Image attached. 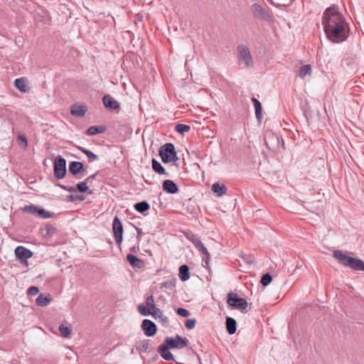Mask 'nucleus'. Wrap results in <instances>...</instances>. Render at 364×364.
Listing matches in <instances>:
<instances>
[{"label":"nucleus","instance_id":"cd10ccee","mask_svg":"<svg viewBox=\"0 0 364 364\" xmlns=\"http://www.w3.org/2000/svg\"><path fill=\"white\" fill-rule=\"evenodd\" d=\"M149 208H150V205H149V203H147L146 201L139 202V203H135V205H134V209L137 212L142 213V214H144V213L146 211H147Z\"/></svg>","mask_w":364,"mask_h":364},{"label":"nucleus","instance_id":"473e14b6","mask_svg":"<svg viewBox=\"0 0 364 364\" xmlns=\"http://www.w3.org/2000/svg\"><path fill=\"white\" fill-rule=\"evenodd\" d=\"M186 237L193 244L196 248H198L203 243L200 239L193 234H188Z\"/></svg>","mask_w":364,"mask_h":364},{"label":"nucleus","instance_id":"423d86ee","mask_svg":"<svg viewBox=\"0 0 364 364\" xmlns=\"http://www.w3.org/2000/svg\"><path fill=\"white\" fill-rule=\"evenodd\" d=\"M53 173L57 179H61L65 176L66 161L61 156H56L53 161Z\"/></svg>","mask_w":364,"mask_h":364},{"label":"nucleus","instance_id":"aec40b11","mask_svg":"<svg viewBox=\"0 0 364 364\" xmlns=\"http://www.w3.org/2000/svg\"><path fill=\"white\" fill-rule=\"evenodd\" d=\"M151 166L153 170L160 174V175H165L166 176H168V173L166 171L165 168L162 166V165L155 159H153L151 160Z\"/></svg>","mask_w":364,"mask_h":364},{"label":"nucleus","instance_id":"6ab92c4d","mask_svg":"<svg viewBox=\"0 0 364 364\" xmlns=\"http://www.w3.org/2000/svg\"><path fill=\"white\" fill-rule=\"evenodd\" d=\"M200 253L202 255V261L204 263L203 264L204 267H207L209 264L210 259V254L207 250V248L204 246L203 243H202L198 248H196Z\"/></svg>","mask_w":364,"mask_h":364},{"label":"nucleus","instance_id":"dca6fc26","mask_svg":"<svg viewBox=\"0 0 364 364\" xmlns=\"http://www.w3.org/2000/svg\"><path fill=\"white\" fill-rule=\"evenodd\" d=\"M169 346L165 343L161 344L158 348L160 355L166 360H174L172 353L168 350Z\"/></svg>","mask_w":364,"mask_h":364},{"label":"nucleus","instance_id":"39448f33","mask_svg":"<svg viewBox=\"0 0 364 364\" xmlns=\"http://www.w3.org/2000/svg\"><path fill=\"white\" fill-rule=\"evenodd\" d=\"M237 50L239 63L243 62L247 68L252 67L253 60L249 48L245 45L241 44L237 46Z\"/></svg>","mask_w":364,"mask_h":364},{"label":"nucleus","instance_id":"f704fd0d","mask_svg":"<svg viewBox=\"0 0 364 364\" xmlns=\"http://www.w3.org/2000/svg\"><path fill=\"white\" fill-rule=\"evenodd\" d=\"M146 305L148 309H149L151 311H154V310H156L158 308L154 304V296L152 295L149 296L146 299Z\"/></svg>","mask_w":364,"mask_h":364},{"label":"nucleus","instance_id":"a19ab883","mask_svg":"<svg viewBox=\"0 0 364 364\" xmlns=\"http://www.w3.org/2000/svg\"><path fill=\"white\" fill-rule=\"evenodd\" d=\"M196 323V319H187L185 322V326L188 329H193Z\"/></svg>","mask_w":364,"mask_h":364},{"label":"nucleus","instance_id":"412c9836","mask_svg":"<svg viewBox=\"0 0 364 364\" xmlns=\"http://www.w3.org/2000/svg\"><path fill=\"white\" fill-rule=\"evenodd\" d=\"M51 296L49 294H41L37 297L36 302L39 306H46L51 301Z\"/></svg>","mask_w":364,"mask_h":364},{"label":"nucleus","instance_id":"a18cd8bd","mask_svg":"<svg viewBox=\"0 0 364 364\" xmlns=\"http://www.w3.org/2000/svg\"><path fill=\"white\" fill-rule=\"evenodd\" d=\"M98 172H96L95 173L87 177L85 180L86 181V183H88L89 184L92 183L93 180L96 178V176H97Z\"/></svg>","mask_w":364,"mask_h":364},{"label":"nucleus","instance_id":"72a5a7b5","mask_svg":"<svg viewBox=\"0 0 364 364\" xmlns=\"http://www.w3.org/2000/svg\"><path fill=\"white\" fill-rule=\"evenodd\" d=\"M39 208L38 206H36L35 205H26L23 208V210L25 212L29 213L32 215L38 216Z\"/></svg>","mask_w":364,"mask_h":364},{"label":"nucleus","instance_id":"4c0bfd02","mask_svg":"<svg viewBox=\"0 0 364 364\" xmlns=\"http://www.w3.org/2000/svg\"><path fill=\"white\" fill-rule=\"evenodd\" d=\"M59 331H60L61 335L65 338L68 337L72 332V330L70 327L65 326L63 324L59 326Z\"/></svg>","mask_w":364,"mask_h":364},{"label":"nucleus","instance_id":"58836bf2","mask_svg":"<svg viewBox=\"0 0 364 364\" xmlns=\"http://www.w3.org/2000/svg\"><path fill=\"white\" fill-rule=\"evenodd\" d=\"M272 280V277L271 274L269 273H266V274H263V276L261 278L260 282L263 286L267 287V285H269L270 284Z\"/></svg>","mask_w":364,"mask_h":364},{"label":"nucleus","instance_id":"0eeeda50","mask_svg":"<svg viewBox=\"0 0 364 364\" xmlns=\"http://www.w3.org/2000/svg\"><path fill=\"white\" fill-rule=\"evenodd\" d=\"M112 232L115 242L118 246H120L123 239V225L120 219L115 216L112 222Z\"/></svg>","mask_w":364,"mask_h":364},{"label":"nucleus","instance_id":"37998d69","mask_svg":"<svg viewBox=\"0 0 364 364\" xmlns=\"http://www.w3.org/2000/svg\"><path fill=\"white\" fill-rule=\"evenodd\" d=\"M68 200L70 202H74L77 200H83L85 199L84 196H73V195H69L67 196Z\"/></svg>","mask_w":364,"mask_h":364},{"label":"nucleus","instance_id":"2f4dec72","mask_svg":"<svg viewBox=\"0 0 364 364\" xmlns=\"http://www.w3.org/2000/svg\"><path fill=\"white\" fill-rule=\"evenodd\" d=\"M190 129V126L184 124H178L175 126V131L181 134L189 132Z\"/></svg>","mask_w":364,"mask_h":364},{"label":"nucleus","instance_id":"c756f323","mask_svg":"<svg viewBox=\"0 0 364 364\" xmlns=\"http://www.w3.org/2000/svg\"><path fill=\"white\" fill-rule=\"evenodd\" d=\"M152 316L155 318H159V321L164 324L167 323L168 322V318L164 315L162 311L160 309L154 310V311H153L152 313Z\"/></svg>","mask_w":364,"mask_h":364},{"label":"nucleus","instance_id":"f3484780","mask_svg":"<svg viewBox=\"0 0 364 364\" xmlns=\"http://www.w3.org/2000/svg\"><path fill=\"white\" fill-rule=\"evenodd\" d=\"M69 171L73 176H77L80 173L85 171L83 164L79 161H71L69 164Z\"/></svg>","mask_w":364,"mask_h":364},{"label":"nucleus","instance_id":"c85d7f7f","mask_svg":"<svg viewBox=\"0 0 364 364\" xmlns=\"http://www.w3.org/2000/svg\"><path fill=\"white\" fill-rule=\"evenodd\" d=\"M26 83L27 79L26 77L17 78L14 81V85L19 91H26Z\"/></svg>","mask_w":364,"mask_h":364},{"label":"nucleus","instance_id":"f8f14e48","mask_svg":"<svg viewBox=\"0 0 364 364\" xmlns=\"http://www.w3.org/2000/svg\"><path fill=\"white\" fill-rule=\"evenodd\" d=\"M141 328L146 336H153L157 330L156 324L149 319H144L142 321Z\"/></svg>","mask_w":364,"mask_h":364},{"label":"nucleus","instance_id":"6e6552de","mask_svg":"<svg viewBox=\"0 0 364 364\" xmlns=\"http://www.w3.org/2000/svg\"><path fill=\"white\" fill-rule=\"evenodd\" d=\"M164 343L167 344L170 348H183L188 345V340L180 336H176V338L168 337L165 339Z\"/></svg>","mask_w":364,"mask_h":364},{"label":"nucleus","instance_id":"79ce46f5","mask_svg":"<svg viewBox=\"0 0 364 364\" xmlns=\"http://www.w3.org/2000/svg\"><path fill=\"white\" fill-rule=\"evenodd\" d=\"M176 313L183 317H188L190 316V312L187 309L183 308H178Z\"/></svg>","mask_w":364,"mask_h":364},{"label":"nucleus","instance_id":"b1692460","mask_svg":"<svg viewBox=\"0 0 364 364\" xmlns=\"http://www.w3.org/2000/svg\"><path fill=\"white\" fill-rule=\"evenodd\" d=\"M252 101L253 102L255 109V115L258 120H261L262 117V107L260 102L256 98L252 97Z\"/></svg>","mask_w":364,"mask_h":364},{"label":"nucleus","instance_id":"de8ad7c7","mask_svg":"<svg viewBox=\"0 0 364 364\" xmlns=\"http://www.w3.org/2000/svg\"><path fill=\"white\" fill-rule=\"evenodd\" d=\"M136 232H137V238L139 237V235L142 233V230L141 228H136Z\"/></svg>","mask_w":364,"mask_h":364},{"label":"nucleus","instance_id":"bb28decb","mask_svg":"<svg viewBox=\"0 0 364 364\" xmlns=\"http://www.w3.org/2000/svg\"><path fill=\"white\" fill-rule=\"evenodd\" d=\"M77 148L87 156L89 162L98 160V156L92 153L91 151L80 146H77Z\"/></svg>","mask_w":364,"mask_h":364},{"label":"nucleus","instance_id":"2eb2a0df","mask_svg":"<svg viewBox=\"0 0 364 364\" xmlns=\"http://www.w3.org/2000/svg\"><path fill=\"white\" fill-rule=\"evenodd\" d=\"M164 191L170 194H175L178 192V186L171 180H165L162 183Z\"/></svg>","mask_w":364,"mask_h":364},{"label":"nucleus","instance_id":"ea45409f","mask_svg":"<svg viewBox=\"0 0 364 364\" xmlns=\"http://www.w3.org/2000/svg\"><path fill=\"white\" fill-rule=\"evenodd\" d=\"M18 141L19 145L22 148H23L25 149L27 148L28 141H27V138L25 134H19L18 136Z\"/></svg>","mask_w":364,"mask_h":364},{"label":"nucleus","instance_id":"c9c22d12","mask_svg":"<svg viewBox=\"0 0 364 364\" xmlns=\"http://www.w3.org/2000/svg\"><path fill=\"white\" fill-rule=\"evenodd\" d=\"M53 213L46 210L43 208H39L38 217L40 218L47 219L50 218L53 215Z\"/></svg>","mask_w":364,"mask_h":364},{"label":"nucleus","instance_id":"ddd939ff","mask_svg":"<svg viewBox=\"0 0 364 364\" xmlns=\"http://www.w3.org/2000/svg\"><path fill=\"white\" fill-rule=\"evenodd\" d=\"M87 112V107L85 105H80L78 103L74 104L70 107V114L76 117H85Z\"/></svg>","mask_w":364,"mask_h":364},{"label":"nucleus","instance_id":"1a4fd4ad","mask_svg":"<svg viewBox=\"0 0 364 364\" xmlns=\"http://www.w3.org/2000/svg\"><path fill=\"white\" fill-rule=\"evenodd\" d=\"M88 184L89 183H86V181L84 180V181L78 183L77 184V187L76 188H75L73 186H65V185H62V184H60V183H56V186L60 187L61 189H63L64 191H68V192H70V193L79 191L80 193H91V191L89 190V188H88V186H87Z\"/></svg>","mask_w":364,"mask_h":364},{"label":"nucleus","instance_id":"7ed1b4c3","mask_svg":"<svg viewBox=\"0 0 364 364\" xmlns=\"http://www.w3.org/2000/svg\"><path fill=\"white\" fill-rule=\"evenodd\" d=\"M159 155L162 161L165 164L175 162L178 159L175 146L171 143H166L161 146Z\"/></svg>","mask_w":364,"mask_h":364},{"label":"nucleus","instance_id":"c03bdc74","mask_svg":"<svg viewBox=\"0 0 364 364\" xmlns=\"http://www.w3.org/2000/svg\"><path fill=\"white\" fill-rule=\"evenodd\" d=\"M39 291V289L37 287L32 286L28 289V294L30 295L35 296Z\"/></svg>","mask_w":364,"mask_h":364},{"label":"nucleus","instance_id":"393cba45","mask_svg":"<svg viewBox=\"0 0 364 364\" xmlns=\"http://www.w3.org/2000/svg\"><path fill=\"white\" fill-rule=\"evenodd\" d=\"M127 260L131 264L132 267L140 268L142 265V261L137 258L135 255L128 254L127 256Z\"/></svg>","mask_w":364,"mask_h":364},{"label":"nucleus","instance_id":"5701e85b","mask_svg":"<svg viewBox=\"0 0 364 364\" xmlns=\"http://www.w3.org/2000/svg\"><path fill=\"white\" fill-rule=\"evenodd\" d=\"M106 131V127L103 125L100 126H92L90 127L87 130V134L93 136L97 134H102Z\"/></svg>","mask_w":364,"mask_h":364},{"label":"nucleus","instance_id":"a878e982","mask_svg":"<svg viewBox=\"0 0 364 364\" xmlns=\"http://www.w3.org/2000/svg\"><path fill=\"white\" fill-rule=\"evenodd\" d=\"M178 275H179V278L181 279V281L185 282V281L188 280L190 277L189 267L186 264L181 265L179 267Z\"/></svg>","mask_w":364,"mask_h":364},{"label":"nucleus","instance_id":"9b49d317","mask_svg":"<svg viewBox=\"0 0 364 364\" xmlns=\"http://www.w3.org/2000/svg\"><path fill=\"white\" fill-rule=\"evenodd\" d=\"M251 10L253 15L259 19L269 21L271 18L268 10L257 3L252 5Z\"/></svg>","mask_w":364,"mask_h":364},{"label":"nucleus","instance_id":"f257e3e1","mask_svg":"<svg viewBox=\"0 0 364 364\" xmlns=\"http://www.w3.org/2000/svg\"><path fill=\"white\" fill-rule=\"evenodd\" d=\"M322 25L327 39L333 43H343L349 36V25L336 5L325 10L322 16Z\"/></svg>","mask_w":364,"mask_h":364},{"label":"nucleus","instance_id":"f03ea898","mask_svg":"<svg viewBox=\"0 0 364 364\" xmlns=\"http://www.w3.org/2000/svg\"><path fill=\"white\" fill-rule=\"evenodd\" d=\"M333 255L341 264L355 271L364 272V262L361 259L348 256L343 253L341 250H335Z\"/></svg>","mask_w":364,"mask_h":364},{"label":"nucleus","instance_id":"e433bc0d","mask_svg":"<svg viewBox=\"0 0 364 364\" xmlns=\"http://www.w3.org/2000/svg\"><path fill=\"white\" fill-rule=\"evenodd\" d=\"M138 311L141 315L145 316L152 315L153 313L152 311L145 306L143 304H141L138 306Z\"/></svg>","mask_w":364,"mask_h":364},{"label":"nucleus","instance_id":"4be33fe9","mask_svg":"<svg viewBox=\"0 0 364 364\" xmlns=\"http://www.w3.org/2000/svg\"><path fill=\"white\" fill-rule=\"evenodd\" d=\"M225 325L227 331L229 334H233L235 333L237 329V322L234 318L228 316L226 318Z\"/></svg>","mask_w":364,"mask_h":364},{"label":"nucleus","instance_id":"a211bd4d","mask_svg":"<svg viewBox=\"0 0 364 364\" xmlns=\"http://www.w3.org/2000/svg\"><path fill=\"white\" fill-rule=\"evenodd\" d=\"M211 190L214 193L216 194L217 196L221 197L222 196L226 194L228 188L224 184L215 183L212 185Z\"/></svg>","mask_w":364,"mask_h":364},{"label":"nucleus","instance_id":"49530a36","mask_svg":"<svg viewBox=\"0 0 364 364\" xmlns=\"http://www.w3.org/2000/svg\"><path fill=\"white\" fill-rule=\"evenodd\" d=\"M149 348V341L148 340H144L141 343V348L144 351H146Z\"/></svg>","mask_w":364,"mask_h":364},{"label":"nucleus","instance_id":"9d476101","mask_svg":"<svg viewBox=\"0 0 364 364\" xmlns=\"http://www.w3.org/2000/svg\"><path fill=\"white\" fill-rule=\"evenodd\" d=\"M14 253L16 257L21 260L22 264L26 266L28 265L27 259L33 256V252L23 246L17 247L14 250Z\"/></svg>","mask_w":364,"mask_h":364},{"label":"nucleus","instance_id":"4468645a","mask_svg":"<svg viewBox=\"0 0 364 364\" xmlns=\"http://www.w3.org/2000/svg\"><path fill=\"white\" fill-rule=\"evenodd\" d=\"M102 101L105 107L109 111L117 110L119 108V103L109 95H105Z\"/></svg>","mask_w":364,"mask_h":364},{"label":"nucleus","instance_id":"7c9ffc66","mask_svg":"<svg viewBox=\"0 0 364 364\" xmlns=\"http://www.w3.org/2000/svg\"><path fill=\"white\" fill-rule=\"evenodd\" d=\"M311 73V66L310 65H305L301 66L299 70V76L301 78H304L306 75H310Z\"/></svg>","mask_w":364,"mask_h":364},{"label":"nucleus","instance_id":"20e7f679","mask_svg":"<svg viewBox=\"0 0 364 364\" xmlns=\"http://www.w3.org/2000/svg\"><path fill=\"white\" fill-rule=\"evenodd\" d=\"M227 304L232 309L243 311L247 308L248 303L244 298H240L234 292H230L227 296Z\"/></svg>","mask_w":364,"mask_h":364}]
</instances>
